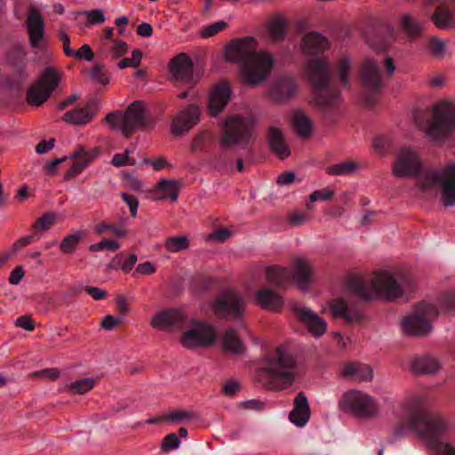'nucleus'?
Returning a JSON list of instances; mask_svg holds the SVG:
<instances>
[{
    "label": "nucleus",
    "mask_w": 455,
    "mask_h": 455,
    "mask_svg": "<svg viewBox=\"0 0 455 455\" xmlns=\"http://www.w3.org/2000/svg\"><path fill=\"white\" fill-rule=\"evenodd\" d=\"M120 196L125 202L127 206L129 207L131 216L136 217L138 207H139V202H138L137 198L135 196H133L132 195H128L124 192H122L120 194Z\"/></svg>",
    "instance_id": "nucleus-55"
},
{
    "label": "nucleus",
    "mask_w": 455,
    "mask_h": 455,
    "mask_svg": "<svg viewBox=\"0 0 455 455\" xmlns=\"http://www.w3.org/2000/svg\"><path fill=\"white\" fill-rule=\"evenodd\" d=\"M455 0H446L445 3L438 6L432 16L434 23L439 28H447L455 25L454 20Z\"/></svg>",
    "instance_id": "nucleus-25"
},
{
    "label": "nucleus",
    "mask_w": 455,
    "mask_h": 455,
    "mask_svg": "<svg viewBox=\"0 0 455 455\" xmlns=\"http://www.w3.org/2000/svg\"><path fill=\"white\" fill-rule=\"evenodd\" d=\"M306 74L313 84L314 100L317 106L328 108L341 101L339 91L325 88L331 79V64L327 59L311 60L307 65Z\"/></svg>",
    "instance_id": "nucleus-6"
},
{
    "label": "nucleus",
    "mask_w": 455,
    "mask_h": 455,
    "mask_svg": "<svg viewBox=\"0 0 455 455\" xmlns=\"http://www.w3.org/2000/svg\"><path fill=\"white\" fill-rule=\"evenodd\" d=\"M227 26V23L225 21H218L214 24H212L210 26H208L207 28H205L203 31H202V35L204 36H212L214 35H216L217 33H219L220 30H222L225 27Z\"/></svg>",
    "instance_id": "nucleus-59"
},
{
    "label": "nucleus",
    "mask_w": 455,
    "mask_h": 455,
    "mask_svg": "<svg viewBox=\"0 0 455 455\" xmlns=\"http://www.w3.org/2000/svg\"><path fill=\"white\" fill-rule=\"evenodd\" d=\"M438 315L439 309L435 304L423 301L403 318L402 329L409 335H426L432 331V321Z\"/></svg>",
    "instance_id": "nucleus-8"
},
{
    "label": "nucleus",
    "mask_w": 455,
    "mask_h": 455,
    "mask_svg": "<svg viewBox=\"0 0 455 455\" xmlns=\"http://www.w3.org/2000/svg\"><path fill=\"white\" fill-rule=\"evenodd\" d=\"M455 131V102L443 101L433 109L424 132L433 141H439Z\"/></svg>",
    "instance_id": "nucleus-7"
},
{
    "label": "nucleus",
    "mask_w": 455,
    "mask_h": 455,
    "mask_svg": "<svg viewBox=\"0 0 455 455\" xmlns=\"http://www.w3.org/2000/svg\"><path fill=\"white\" fill-rule=\"evenodd\" d=\"M194 414L186 411H171L167 416L166 419L172 422H180L185 419H192Z\"/></svg>",
    "instance_id": "nucleus-56"
},
{
    "label": "nucleus",
    "mask_w": 455,
    "mask_h": 455,
    "mask_svg": "<svg viewBox=\"0 0 455 455\" xmlns=\"http://www.w3.org/2000/svg\"><path fill=\"white\" fill-rule=\"evenodd\" d=\"M99 108L96 100L89 102L84 108H76L66 112L62 120L69 124L84 125L91 122Z\"/></svg>",
    "instance_id": "nucleus-22"
},
{
    "label": "nucleus",
    "mask_w": 455,
    "mask_h": 455,
    "mask_svg": "<svg viewBox=\"0 0 455 455\" xmlns=\"http://www.w3.org/2000/svg\"><path fill=\"white\" fill-rule=\"evenodd\" d=\"M91 157H84L73 162L71 167L65 172V179L69 180L75 178L83 172L90 164Z\"/></svg>",
    "instance_id": "nucleus-48"
},
{
    "label": "nucleus",
    "mask_w": 455,
    "mask_h": 455,
    "mask_svg": "<svg viewBox=\"0 0 455 455\" xmlns=\"http://www.w3.org/2000/svg\"><path fill=\"white\" fill-rule=\"evenodd\" d=\"M354 71V64L351 56L341 54L338 60V74L342 85L347 86L348 79Z\"/></svg>",
    "instance_id": "nucleus-38"
},
{
    "label": "nucleus",
    "mask_w": 455,
    "mask_h": 455,
    "mask_svg": "<svg viewBox=\"0 0 455 455\" xmlns=\"http://www.w3.org/2000/svg\"><path fill=\"white\" fill-rule=\"evenodd\" d=\"M266 387L282 391L291 387L296 379V361L285 347H278L261 362Z\"/></svg>",
    "instance_id": "nucleus-5"
},
{
    "label": "nucleus",
    "mask_w": 455,
    "mask_h": 455,
    "mask_svg": "<svg viewBox=\"0 0 455 455\" xmlns=\"http://www.w3.org/2000/svg\"><path fill=\"white\" fill-rule=\"evenodd\" d=\"M297 92V86L293 80L283 78L277 81L270 89L269 98L277 104H282L291 100Z\"/></svg>",
    "instance_id": "nucleus-23"
},
{
    "label": "nucleus",
    "mask_w": 455,
    "mask_h": 455,
    "mask_svg": "<svg viewBox=\"0 0 455 455\" xmlns=\"http://www.w3.org/2000/svg\"><path fill=\"white\" fill-rule=\"evenodd\" d=\"M129 132L146 126L144 106L140 101L132 102L124 112Z\"/></svg>",
    "instance_id": "nucleus-27"
},
{
    "label": "nucleus",
    "mask_w": 455,
    "mask_h": 455,
    "mask_svg": "<svg viewBox=\"0 0 455 455\" xmlns=\"http://www.w3.org/2000/svg\"><path fill=\"white\" fill-rule=\"evenodd\" d=\"M141 58H142V52L140 50L135 49L132 52V57L124 58L122 60H120L119 63L117 64V67L120 69H123V68H125L128 67L136 68L140 65V63L141 61Z\"/></svg>",
    "instance_id": "nucleus-54"
},
{
    "label": "nucleus",
    "mask_w": 455,
    "mask_h": 455,
    "mask_svg": "<svg viewBox=\"0 0 455 455\" xmlns=\"http://www.w3.org/2000/svg\"><path fill=\"white\" fill-rule=\"evenodd\" d=\"M127 51L128 45L125 42L115 41L112 45L104 46L103 55L105 58L116 60L126 54Z\"/></svg>",
    "instance_id": "nucleus-45"
},
{
    "label": "nucleus",
    "mask_w": 455,
    "mask_h": 455,
    "mask_svg": "<svg viewBox=\"0 0 455 455\" xmlns=\"http://www.w3.org/2000/svg\"><path fill=\"white\" fill-rule=\"evenodd\" d=\"M60 81V73L53 68H46L41 74L37 83L45 89L51 95L52 92L58 87Z\"/></svg>",
    "instance_id": "nucleus-36"
},
{
    "label": "nucleus",
    "mask_w": 455,
    "mask_h": 455,
    "mask_svg": "<svg viewBox=\"0 0 455 455\" xmlns=\"http://www.w3.org/2000/svg\"><path fill=\"white\" fill-rule=\"evenodd\" d=\"M200 113V108L196 104L180 111L172 124V132L180 135L189 131L199 122Z\"/></svg>",
    "instance_id": "nucleus-18"
},
{
    "label": "nucleus",
    "mask_w": 455,
    "mask_h": 455,
    "mask_svg": "<svg viewBox=\"0 0 455 455\" xmlns=\"http://www.w3.org/2000/svg\"><path fill=\"white\" fill-rule=\"evenodd\" d=\"M330 310L333 316H340L348 323L355 322L359 319L357 310L349 309L347 303L342 299H337L330 303Z\"/></svg>",
    "instance_id": "nucleus-33"
},
{
    "label": "nucleus",
    "mask_w": 455,
    "mask_h": 455,
    "mask_svg": "<svg viewBox=\"0 0 455 455\" xmlns=\"http://www.w3.org/2000/svg\"><path fill=\"white\" fill-rule=\"evenodd\" d=\"M310 418L308 400L303 392H299L293 401V409L289 413L290 421L299 427L307 425Z\"/></svg>",
    "instance_id": "nucleus-21"
},
{
    "label": "nucleus",
    "mask_w": 455,
    "mask_h": 455,
    "mask_svg": "<svg viewBox=\"0 0 455 455\" xmlns=\"http://www.w3.org/2000/svg\"><path fill=\"white\" fill-rule=\"evenodd\" d=\"M82 235L83 233L81 231H76L64 237L60 244L61 251L64 253L73 252L79 243Z\"/></svg>",
    "instance_id": "nucleus-46"
},
{
    "label": "nucleus",
    "mask_w": 455,
    "mask_h": 455,
    "mask_svg": "<svg viewBox=\"0 0 455 455\" xmlns=\"http://www.w3.org/2000/svg\"><path fill=\"white\" fill-rule=\"evenodd\" d=\"M106 123L109 128L120 132L124 135H128L130 133L128 126L126 125V117L124 113L119 111L108 113L106 116Z\"/></svg>",
    "instance_id": "nucleus-40"
},
{
    "label": "nucleus",
    "mask_w": 455,
    "mask_h": 455,
    "mask_svg": "<svg viewBox=\"0 0 455 455\" xmlns=\"http://www.w3.org/2000/svg\"><path fill=\"white\" fill-rule=\"evenodd\" d=\"M215 314L228 315L235 318L243 316L245 307L243 298L234 291H228L212 303Z\"/></svg>",
    "instance_id": "nucleus-13"
},
{
    "label": "nucleus",
    "mask_w": 455,
    "mask_h": 455,
    "mask_svg": "<svg viewBox=\"0 0 455 455\" xmlns=\"http://www.w3.org/2000/svg\"><path fill=\"white\" fill-rule=\"evenodd\" d=\"M256 50L255 39L248 36L230 42L225 53L228 61L241 63L243 82L253 86L266 81L274 66V58L269 52Z\"/></svg>",
    "instance_id": "nucleus-3"
},
{
    "label": "nucleus",
    "mask_w": 455,
    "mask_h": 455,
    "mask_svg": "<svg viewBox=\"0 0 455 455\" xmlns=\"http://www.w3.org/2000/svg\"><path fill=\"white\" fill-rule=\"evenodd\" d=\"M294 310L298 319L315 338L318 339L325 333L327 323L317 313L301 305H296Z\"/></svg>",
    "instance_id": "nucleus-15"
},
{
    "label": "nucleus",
    "mask_w": 455,
    "mask_h": 455,
    "mask_svg": "<svg viewBox=\"0 0 455 455\" xmlns=\"http://www.w3.org/2000/svg\"><path fill=\"white\" fill-rule=\"evenodd\" d=\"M341 408L361 419H370L379 412V405L371 395L360 390L346 392L340 401Z\"/></svg>",
    "instance_id": "nucleus-9"
},
{
    "label": "nucleus",
    "mask_w": 455,
    "mask_h": 455,
    "mask_svg": "<svg viewBox=\"0 0 455 455\" xmlns=\"http://www.w3.org/2000/svg\"><path fill=\"white\" fill-rule=\"evenodd\" d=\"M180 441L179 437L172 433L167 435L163 442V447L167 450H174L180 446Z\"/></svg>",
    "instance_id": "nucleus-62"
},
{
    "label": "nucleus",
    "mask_w": 455,
    "mask_h": 455,
    "mask_svg": "<svg viewBox=\"0 0 455 455\" xmlns=\"http://www.w3.org/2000/svg\"><path fill=\"white\" fill-rule=\"evenodd\" d=\"M422 159L417 149L403 147L396 154L392 164V173L397 178L419 176L418 188L424 194L437 193L444 208L455 206V163H448L441 168L421 172Z\"/></svg>",
    "instance_id": "nucleus-2"
},
{
    "label": "nucleus",
    "mask_w": 455,
    "mask_h": 455,
    "mask_svg": "<svg viewBox=\"0 0 455 455\" xmlns=\"http://www.w3.org/2000/svg\"><path fill=\"white\" fill-rule=\"evenodd\" d=\"M179 183L172 180H161L154 189V200H163L170 198L175 202L179 195Z\"/></svg>",
    "instance_id": "nucleus-30"
},
{
    "label": "nucleus",
    "mask_w": 455,
    "mask_h": 455,
    "mask_svg": "<svg viewBox=\"0 0 455 455\" xmlns=\"http://www.w3.org/2000/svg\"><path fill=\"white\" fill-rule=\"evenodd\" d=\"M362 165L354 160L339 162L325 168L326 173L333 176H348L358 172Z\"/></svg>",
    "instance_id": "nucleus-34"
},
{
    "label": "nucleus",
    "mask_w": 455,
    "mask_h": 455,
    "mask_svg": "<svg viewBox=\"0 0 455 455\" xmlns=\"http://www.w3.org/2000/svg\"><path fill=\"white\" fill-rule=\"evenodd\" d=\"M49 97V93L41 85V84L36 82L28 90L27 102L30 106L38 107L42 105Z\"/></svg>",
    "instance_id": "nucleus-37"
},
{
    "label": "nucleus",
    "mask_w": 455,
    "mask_h": 455,
    "mask_svg": "<svg viewBox=\"0 0 455 455\" xmlns=\"http://www.w3.org/2000/svg\"><path fill=\"white\" fill-rule=\"evenodd\" d=\"M400 27L410 37L419 36L423 29L422 24L407 13L401 16Z\"/></svg>",
    "instance_id": "nucleus-39"
},
{
    "label": "nucleus",
    "mask_w": 455,
    "mask_h": 455,
    "mask_svg": "<svg viewBox=\"0 0 455 455\" xmlns=\"http://www.w3.org/2000/svg\"><path fill=\"white\" fill-rule=\"evenodd\" d=\"M95 385L92 378H84L70 382L67 386V390L72 394L83 395L92 390Z\"/></svg>",
    "instance_id": "nucleus-44"
},
{
    "label": "nucleus",
    "mask_w": 455,
    "mask_h": 455,
    "mask_svg": "<svg viewBox=\"0 0 455 455\" xmlns=\"http://www.w3.org/2000/svg\"><path fill=\"white\" fill-rule=\"evenodd\" d=\"M164 247L169 252H180L188 249L189 240L186 235L170 236L166 238Z\"/></svg>",
    "instance_id": "nucleus-43"
},
{
    "label": "nucleus",
    "mask_w": 455,
    "mask_h": 455,
    "mask_svg": "<svg viewBox=\"0 0 455 455\" xmlns=\"http://www.w3.org/2000/svg\"><path fill=\"white\" fill-rule=\"evenodd\" d=\"M287 21L281 16L275 17L268 26V32L274 41H281L285 36Z\"/></svg>",
    "instance_id": "nucleus-42"
},
{
    "label": "nucleus",
    "mask_w": 455,
    "mask_h": 455,
    "mask_svg": "<svg viewBox=\"0 0 455 455\" xmlns=\"http://www.w3.org/2000/svg\"><path fill=\"white\" fill-rule=\"evenodd\" d=\"M291 280L301 291H306L313 282V268L310 262L303 257L293 259L291 268Z\"/></svg>",
    "instance_id": "nucleus-17"
},
{
    "label": "nucleus",
    "mask_w": 455,
    "mask_h": 455,
    "mask_svg": "<svg viewBox=\"0 0 455 455\" xmlns=\"http://www.w3.org/2000/svg\"><path fill=\"white\" fill-rule=\"evenodd\" d=\"M230 95V87L226 83H221L212 87L208 96V109L212 116H216L222 111L228 103Z\"/></svg>",
    "instance_id": "nucleus-19"
},
{
    "label": "nucleus",
    "mask_w": 455,
    "mask_h": 455,
    "mask_svg": "<svg viewBox=\"0 0 455 455\" xmlns=\"http://www.w3.org/2000/svg\"><path fill=\"white\" fill-rule=\"evenodd\" d=\"M24 276V270L21 266H17L10 274L9 283L12 285H18Z\"/></svg>",
    "instance_id": "nucleus-64"
},
{
    "label": "nucleus",
    "mask_w": 455,
    "mask_h": 455,
    "mask_svg": "<svg viewBox=\"0 0 455 455\" xmlns=\"http://www.w3.org/2000/svg\"><path fill=\"white\" fill-rule=\"evenodd\" d=\"M231 235V232L226 228H221L214 230L208 235V240H214L218 242H224Z\"/></svg>",
    "instance_id": "nucleus-58"
},
{
    "label": "nucleus",
    "mask_w": 455,
    "mask_h": 455,
    "mask_svg": "<svg viewBox=\"0 0 455 455\" xmlns=\"http://www.w3.org/2000/svg\"><path fill=\"white\" fill-rule=\"evenodd\" d=\"M399 415L400 419L392 427L394 437L413 433L434 451V455H455V442L442 437L450 427L447 419L431 412L424 395H407L399 404Z\"/></svg>",
    "instance_id": "nucleus-1"
},
{
    "label": "nucleus",
    "mask_w": 455,
    "mask_h": 455,
    "mask_svg": "<svg viewBox=\"0 0 455 455\" xmlns=\"http://www.w3.org/2000/svg\"><path fill=\"white\" fill-rule=\"evenodd\" d=\"M268 141L272 151L280 158H285L290 155L282 131L277 127H270L268 132Z\"/></svg>",
    "instance_id": "nucleus-32"
},
{
    "label": "nucleus",
    "mask_w": 455,
    "mask_h": 455,
    "mask_svg": "<svg viewBox=\"0 0 455 455\" xmlns=\"http://www.w3.org/2000/svg\"><path fill=\"white\" fill-rule=\"evenodd\" d=\"M132 150L126 148L124 153L115 154L111 159V164L115 167H123L127 165H135L136 160L130 156Z\"/></svg>",
    "instance_id": "nucleus-50"
},
{
    "label": "nucleus",
    "mask_w": 455,
    "mask_h": 455,
    "mask_svg": "<svg viewBox=\"0 0 455 455\" xmlns=\"http://www.w3.org/2000/svg\"><path fill=\"white\" fill-rule=\"evenodd\" d=\"M26 24L31 48L36 52H44V55L49 57L50 54L46 52L44 23L36 8L32 7L28 10Z\"/></svg>",
    "instance_id": "nucleus-12"
},
{
    "label": "nucleus",
    "mask_w": 455,
    "mask_h": 455,
    "mask_svg": "<svg viewBox=\"0 0 455 455\" xmlns=\"http://www.w3.org/2000/svg\"><path fill=\"white\" fill-rule=\"evenodd\" d=\"M428 49L433 56L443 58L447 51V44L440 38L432 37L428 42Z\"/></svg>",
    "instance_id": "nucleus-51"
},
{
    "label": "nucleus",
    "mask_w": 455,
    "mask_h": 455,
    "mask_svg": "<svg viewBox=\"0 0 455 455\" xmlns=\"http://www.w3.org/2000/svg\"><path fill=\"white\" fill-rule=\"evenodd\" d=\"M329 41L318 32L307 34L300 44L301 51L306 54H315L329 47Z\"/></svg>",
    "instance_id": "nucleus-26"
},
{
    "label": "nucleus",
    "mask_w": 455,
    "mask_h": 455,
    "mask_svg": "<svg viewBox=\"0 0 455 455\" xmlns=\"http://www.w3.org/2000/svg\"><path fill=\"white\" fill-rule=\"evenodd\" d=\"M73 56L80 60L84 59L91 61L92 60L94 54L88 44H84L79 50L75 51Z\"/></svg>",
    "instance_id": "nucleus-61"
},
{
    "label": "nucleus",
    "mask_w": 455,
    "mask_h": 455,
    "mask_svg": "<svg viewBox=\"0 0 455 455\" xmlns=\"http://www.w3.org/2000/svg\"><path fill=\"white\" fill-rule=\"evenodd\" d=\"M360 77L363 86L371 91H379L385 86L384 76L380 74L379 63L366 59L361 66Z\"/></svg>",
    "instance_id": "nucleus-16"
},
{
    "label": "nucleus",
    "mask_w": 455,
    "mask_h": 455,
    "mask_svg": "<svg viewBox=\"0 0 455 455\" xmlns=\"http://www.w3.org/2000/svg\"><path fill=\"white\" fill-rule=\"evenodd\" d=\"M334 196V191L330 188H323L321 190H315L309 196V201L306 206L308 210H311V205L316 201H328Z\"/></svg>",
    "instance_id": "nucleus-52"
},
{
    "label": "nucleus",
    "mask_w": 455,
    "mask_h": 455,
    "mask_svg": "<svg viewBox=\"0 0 455 455\" xmlns=\"http://www.w3.org/2000/svg\"><path fill=\"white\" fill-rule=\"evenodd\" d=\"M439 307L442 311L452 314L455 312V296H449L439 302Z\"/></svg>",
    "instance_id": "nucleus-60"
},
{
    "label": "nucleus",
    "mask_w": 455,
    "mask_h": 455,
    "mask_svg": "<svg viewBox=\"0 0 455 455\" xmlns=\"http://www.w3.org/2000/svg\"><path fill=\"white\" fill-rule=\"evenodd\" d=\"M169 72L177 81H191L193 79L192 60L186 53H180L171 60Z\"/></svg>",
    "instance_id": "nucleus-20"
},
{
    "label": "nucleus",
    "mask_w": 455,
    "mask_h": 455,
    "mask_svg": "<svg viewBox=\"0 0 455 455\" xmlns=\"http://www.w3.org/2000/svg\"><path fill=\"white\" fill-rule=\"evenodd\" d=\"M266 278L271 284L283 287L291 281V271L286 267L271 266L266 268Z\"/></svg>",
    "instance_id": "nucleus-35"
},
{
    "label": "nucleus",
    "mask_w": 455,
    "mask_h": 455,
    "mask_svg": "<svg viewBox=\"0 0 455 455\" xmlns=\"http://www.w3.org/2000/svg\"><path fill=\"white\" fill-rule=\"evenodd\" d=\"M224 347L232 354L242 355L245 347L233 330H228L223 337Z\"/></svg>",
    "instance_id": "nucleus-41"
},
{
    "label": "nucleus",
    "mask_w": 455,
    "mask_h": 455,
    "mask_svg": "<svg viewBox=\"0 0 455 455\" xmlns=\"http://www.w3.org/2000/svg\"><path fill=\"white\" fill-rule=\"evenodd\" d=\"M119 248H120V244L116 240L102 239L99 243L92 244L89 249L91 251H103V250L116 251Z\"/></svg>",
    "instance_id": "nucleus-53"
},
{
    "label": "nucleus",
    "mask_w": 455,
    "mask_h": 455,
    "mask_svg": "<svg viewBox=\"0 0 455 455\" xmlns=\"http://www.w3.org/2000/svg\"><path fill=\"white\" fill-rule=\"evenodd\" d=\"M291 125L300 138H308L313 130L312 122L301 109H296L292 112Z\"/></svg>",
    "instance_id": "nucleus-28"
},
{
    "label": "nucleus",
    "mask_w": 455,
    "mask_h": 455,
    "mask_svg": "<svg viewBox=\"0 0 455 455\" xmlns=\"http://www.w3.org/2000/svg\"><path fill=\"white\" fill-rule=\"evenodd\" d=\"M256 120L251 115H232L223 121L224 131L221 134L222 146H233L247 140L252 134Z\"/></svg>",
    "instance_id": "nucleus-10"
},
{
    "label": "nucleus",
    "mask_w": 455,
    "mask_h": 455,
    "mask_svg": "<svg viewBox=\"0 0 455 455\" xmlns=\"http://www.w3.org/2000/svg\"><path fill=\"white\" fill-rule=\"evenodd\" d=\"M77 15H83L86 18L85 26L101 24L106 20L105 12L101 9L81 12Z\"/></svg>",
    "instance_id": "nucleus-49"
},
{
    "label": "nucleus",
    "mask_w": 455,
    "mask_h": 455,
    "mask_svg": "<svg viewBox=\"0 0 455 455\" xmlns=\"http://www.w3.org/2000/svg\"><path fill=\"white\" fill-rule=\"evenodd\" d=\"M257 303L267 310H277L283 304V298L270 289H260L255 294Z\"/></svg>",
    "instance_id": "nucleus-29"
},
{
    "label": "nucleus",
    "mask_w": 455,
    "mask_h": 455,
    "mask_svg": "<svg viewBox=\"0 0 455 455\" xmlns=\"http://www.w3.org/2000/svg\"><path fill=\"white\" fill-rule=\"evenodd\" d=\"M214 328L204 322L193 323L180 337V344L188 349L208 347L216 340Z\"/></svg>",
    "instance_id": "nucleus-11"
},
{
    "label": "nucleus",
    "mask_w": 455,
    "mask_h": 455,
    "mask_svg": "<svg viewBox=\"0 0 455 455\" xmlns=\"http://www.w3.org/2000/svg\"><path fill=\"white\" fill-rule=\"evenodd\" d=\"M188 320L187 315L176 308H167L156 312L151 320L154 329L161 331H172L180 328Z\"/></svg>",
    "instance_id": "nucleus-14"
},
{
    "label": "nucleus",
    "mask_w": 455,
    "mask_h": 455,
    "mask_svg": "<svg viewBox=\"0 0 455 455\" xmlns=\"http://www.w3.org/2000/svg\"><path fill=\"white\" fill-rule=\"evenodd\" d=\"M56 222V214L53 212H46L36 220L34 228L36 231H47L52 228Z\"/></svg>",
    "instance_id": "nucleus-47"
},
{
    "label": "nucleus",
    "mask_w": 455,
    "mask_h": 455,
    "mask_svg": "<svg viewBox=\"0 0 455 455\" xmlns=\"http://www.w3.org/2000/svg\"><path fill=\"white\" fill-rule=\"evenodd\" d=\"M441 368L439 361L430 355L415 357L411 362V370L417 373L433 374Z\"/></svg>",
    "instance_id": "nucleus-31"
},
{
    "label": "nucleus",
    "mask_w": 455,
    "mask_h": 455,
    "mask_svg": "<svg viewBox=\"0 0 455 455\" xmlns=\"http://www.w3.org/2000/svg\"><path fill=\"white\" fill-rule=\"evenodd\" d=\"M348 287L364 299H371L374 296L394 299L411 291L414 289V283L409 278L396 276L389 270L380 269L373 272L367 281L358 278L351 279Z\"/></svg>",
    "instance_id": "nucleus-4"
},
{
    "label": "nucleus",
    "mask_w": 455,
    "mask_h": 455,
    "mask_svg": "<svg viewBox=\"0 0 455 455\" xmlns=\"http://www.w3.org/2000/svg\"><path fill=\"white\" fill-rule=\"evenodd\" d=\"M340 374L356 381H370L373 379V371L369 365L355 362L343 363L340 367Z\"/></svg>",
    "instance_id": "nucleus-24"
},
{
    "label": "nucleus",
    "mask_w": 455,
    "mask_h": 455,
    "mask_svg": "<svg viewBox=\"0 0 455 455\" xmlns=\"http://www.w3.org/2000/svg\"><path fill=\"white\" fill-rule=\"evenodd\" d=\"M121 321L122 318H115L112 315H107L101 320L100 326L106 331H110L115 328Z\"/></svg>",
    "instance_id": "nucleus-63"
},
{
    "label": "nucleus",
    "mask_w": 455,
    "mask_h": 455,
    "mask_svg": "<svg viewBox=\"0 0 455 455\" xmlns=\"http://www.w3.org/2000/svg\"><path fill=\"white\" fill-rule=\"evenodd\" d=\"M156 272L155 265L150 261L140 263L134 271V275H149Z\"/></svg>",
    "instance_id": "nucleus-57"
}]
</instances>
